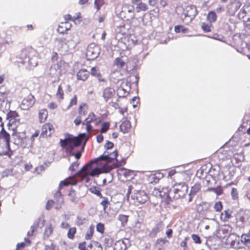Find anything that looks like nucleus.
<instances>
[{
  "instance_id": "nucleus-55",
  "label": "nucleus",
  "mask_w": 250,
  "mask_h": 250,
  "mask_svg": "<svg viewBox=\"0 0 250 250\" xmlns=\"http://www.w3.org/2000/svg\"><path fill=\"white\" fill-rule=\"evenodd\" d=\"M91 247L95 248L94 250H103V248L101 245L98 242H94L91 245Z\"/></svg>"
},
{
  "instance_id": "nucleus-57",
  "label": "nucleus",
  "mask_w": 250,
  "mask_h": 250,
  "mask_svg": "<svg viewBox=\"0 0 250 250\" xmlns=\"http://www.w3.org/2000/svg\"><path fill=\"white\" fill-rule=\"evenodd\" d=\"M222 215H225V217H224V219H229L231 217V212L228 210H225L224 211V212L222 213L221 214Z\"/></svg>"
},
{
  "instance_id": "nucleus-41",
  "label": "nucleus",
  "mask_w": 250,
  "mask_h": 250,
  "mask_svg": "<svg viewBox=\"0 0 250 250\" xmlns=\"http://www.w3.org/2000/svg\"><path fill=\"white\" fill-rule=\"evenodd\" d=\"M76 229L75 227L70 228L67 232V237L71 239H73L74 234L76 233Z\"/></svg>"
},
{
  "instance_id": "nucleus-59",
  "label": "nucleus",
  "mask_w": 250,
  "mask_h": 250,
  "mask_svg": "<svg viewBox=\"0 0 250 250\" xmlns=\"http://www.w3.org/2000/svg\"><path fill=\"white\" fill-rule=\"evenodd\" d=\"M202 28L206 32H208L210 31V26L208 24L205 23H203L202 24Z\"/></svg>"
},
{
  "instance_id": "nucleus-43",
  "label": "nucleus",
  "mask_w": 250,
  "mask_h": 250,
  "mask_svg": "<svg viewBox=\"0 0 250 250\" xmlns=\"http://www.w3.org/2000/svg\"><path fill=\"white\" fill-rule=\"evenodd\" d=\"M110 124L108 122H105L102 124L101 129V133H105L109 128Z\"/></svg>"
},
{
  "instance_id": "nucleus-1",
  "label": "nucleus",
  "mask_w": 250,
  "mask_h": 250,
  "mask_svg": "<svg viewBox=\"0 0 250 250\" xmlns=\"http://www.w3.org/2000/svg\"><path fill=\"white\" fill-rule=\"evenodd\" d=\"M101 161L97 160V158L91 160L87 165L83 167L80 170L76 173V175L81 177L82 179L87 178L89 176L91 177L98 176L102 173H106L112 169L113 167L111 165L104 164L102 162L100 164L102 165L101 168H92V165L93 163H97Z\"/></svg>"
},
{
  "instance_id": "nucleus-39",
  "label": "nucleus",
  "mask_w": 250,
  "mask_h": 250,
  "mask_svg": "<svg viewBox=\"0 0 250 250\" xmlns=\"http://www.w3.org/2000/svg\"><path fill=\"white\" fill-rule=\"evenodd\" d=\"M242 241L245 244H250V234H243L241 236Z\"/></svg>"
},
{
  "instance_id": "nucleus-21",
  "label": "nucleus",
  "mask_w": 250,
  "mask_h": 250,
  "mask_svg": "<svg viewBox=\"0 0 250 250\" xmlns=\"http://www.w3.org/2000/svg\"><path fill=\"white\" fill-rule=\"evenodd\" d=\"M114 89L111 87H108L104 90L103 96L104 99L107 101L108 100L112 97V96L114 95Z\"/></svg>"
},
{
  "instance_id": "nucleus-18",
  "label": "nucleus",
  "mask_w": 250,
  "mask_h": 250,
  "mask_svg": "<svg viewBox=\"0 0 250 250\" xmlns=\"http://www.w3.org/2000/svg\"><path fill=\"white\" fill-rule=\"evenodd\" d=\"M92 122H94L95 125H98L101 122V119L97 118L93 112L89 114L87 118L83 122V124H90Z\"/></svg>"
},
{
  "instance_id": "nucleus-10",
  "label": "nucleus",
  "mask_w": 250,
  "mask_h": 250,
  "mask_svg": "<svg viewBox=\"0 0 250 250\" xmlns=\"http://www.w3.org/2000/svg\"><path fill=\"white\" fill-rule=\"evenodd\" d=\"M100 52V48L98 45L95 43L90 44L88 47L86 53L88 60H94L98 57Z\"/></svg>"
},
{
  "instance_id": "nucleus-17",
  "label": "nucleus",
  "mask_w": 250,
  "mask_h": 250,
  "mask_svg": "<svg viewBox=\"0 0 250 250\" xmlns=\"http://www.w3.org/2000/svg\"><path fill=\"white\" fill-rule=\"evenodd\" d=\"M54 131V128L51 124H45L42 126L41 135L44 137L50 136Z\"/></svg>"
},
{
  "instance_id": "nucleus-51",
  "label": "nucleus",
  "mask_w": 250,
  "mask_h": 250,
  "mask_svg": "<svg viewBox=\"0 0 250 250\" xmlns=\"http://www.w3.org/2000/svg\"><path fill=\"white\" fill-rule=\"evenodd\" d=\"M214 208L216 211H220L222 208V203L220 201L216 202L214 205Z\"/></svg>"
},
{
  "instance_id": "nucleus-54",
  "label": "nucleus",
  "mask_w": 250,
  "mask_h": 250,
  "mask_svg": "<svg viewBox=\"0 0 250 250\" xmlns=\"http://www.w3.org/2000/svg\"><path fill=\"white\" fill-rule=\"evenodd\" d=\"M160 190H161V187L159 188H155L152 191V194L156 196V197H160Z\"/></svg>"
},
{
  "instance_id": "nucleus-36",
  "label": "nucleus",
  "mask_w": 250,
  "mask_h": 250,
  "mask_svg": "<svg viewBox=\"0 0 250 250\" xmlns=\"http://www.w3.org/2000/svg\"><path fill=\"white\" fill-rule=\"evenodd\" d=\"M89 191L91 193L96 194V195H97L98 196H99L101 198L103 197L102 195V194L101 193V191L99 188H97L96 187L90 188H89Z\"/></svg>"
},
{
  "instance_id": "nucleus-37",
  "label": "nucleus",
  "mask_w": 250,
  "mask_h": 250,
  "mask_svg": "<svg viewBox=\"0 0 250 250\" xmlns=\"http://www.w3.org/2000/svg\"><path fill=\"white\" fill-rule=\"evenodd\" d=\"M93 232H94V227H92V226H91L90 227L89 229L87 231V232L85 234V238L86 240L91 239L93 236Z\"/></svg>"
},
{
  "instance_id": "nucleus-16",
  "label": "nucleus",
  "mask_w": 250,
  "mask_h": 250,
  "mask_svg": "<svg viewBox=\"0 0 250 250\" xmlns=\"http://www.w3.org/2000/svg\"><path fill=\"white\" fill-rule=\"evenodd\" d=\"M197 14V10L196 7L193 5H188L186 7V13L185 14L186 17L190 18V20H192Z\"/></svg>"
},
{
  "instance_id": "nucleus-13",
  "label": "nucleus",
  "mask_w": 250,
  "mask_h": 250,
  "mask_svg": "<svg viewBox=\"0 0 250 250\" xmlns=\"http://www.w3.org/2000/svg\"><path fill=\"white\" fill-rule=\"evenodd\" d=\"M130 90V87L126 83H123L118 87L117 93L120 97H125L128 93Z\"/></svg>"
},
{
  "instance_id": "nucleus-7",
  "label": "nucleus",
  "mask_w": 250,
  "mask_h": 250,
  "mask_svg": "<svg viewBox=\"0 0 250 250\" xmlns=\"http://www.w3.org/2000/svg\"><path fill=\"white\" fill-rule=\"evenodd\" d=\"M65 63L62 61H60L53 63L49 69V74L55 79L58 78L64 72Z\"/></svg>"
},
{
  "instance_id": "nucleus-11",
  "label": "nucleus",
  "mask_w": 250,
  "mask_h": 250,
  "mask_svg": "<svg viewBox=\"0 0 250 250\" xmlns=\"http://www.w3.org/2000/svg\"><path fill=\"white\" fill-rule=\"evenodd\" d=\"M117 156L118 152L117 150H115L110 153L107 151H104L103 155L97 158V160L103 161L102 163L104 164L109 165V163H111L113 160L116 159Z\"/></svg>"
},
{
  "instance_id": "nucleus-27",
  "label": "nucleus",
  "mask_w": 250,
  "mask_h": 250,
  "mask_svg": "<svg viewBox=\"0 0 250 250\" xmlns=\"http://www.w3.org/2000/svg\"><path fill=\"white\" fill-rule=\"evenodd\" d=\"M130 123L127 120L124 121L120 126L121 131L124 133L128 132L130 130Z\"/></svg>"
},
{
  "instance_id": "nucleus-58",
  "label": "nucleus",
  "mask_w": 250,
  "mask_h": 250,
  "mask_svg": "<svg viewBox=\"0 0 250 250\" xmlns=\"http://www.w3.org/2000/svg\"><path fill=\"white\" fill-rule=\"evenodd\" d=\"M26 246H28V245L24 242L18 243L17 245L16 250H21L23 248H24Z\"/></svg>"
},
{
  "instance_id": "nucleus-20",
  "label": "nucleus",
  "mask_w": 250,
  "mask_h": 250,
  "mask_svg": "<svg viewBox=\"0 0 250 250\" xmlns=\"http://www.w3.org/2000/svg\"><path fill=\"white\" fill-rule=\"evenodd\" d=\"M55 208L56 209H59L62 207V205L63 204V198L61 195L60 191L56 193L55 195Z\"/></svg>"
},
{
  "instance_id": "nucleus-24",
  "label": "nucleus",
  "mask_w": 250,
  "mask_h": 250,
  "mask_svg": "<svg viewBox=\"0 0 250 250\" xmlns=\"http://www.w3.org/2000/svg\"><path fill=\"white\" fill-rule=\"evenodd\" d=\"M127 11V19H132L134 18L135 15L133 12V7L132 6H124L122 12L126 13Z\"/></svg>"
},
{
  "instance_id": "nucleus-23",
  "label": "nucleus",
  "mask_w": 250,
  "mask_h": 250,
  "mask_svg": "<svg viewBox=\"0 0 250 250\" xmlns=\"http://www.w3.org/2000/svg\"><path fill=\"white\" fill-rule=\"evenodd\" d=\"M119 174L124 175L125 178L129 179L133 176V171L125 168H121L118 169Z\"/></svg>"
},
{
  "instance_id": "nucleus-30",
  "label": "nucleus",
  "mask_w": 250,
  "mask_h": 250,
  "mask_svg": "<svg viewBox=\"0 0 250 250\" xmlns=\"http://www.w3.org/2000/svg\"><path fill=\"white\" fill-rule=\"evenodd\" d=\"M201 185L200 184L196 183L191 187L189 196H194L196 195L201 189Z\"/></svg>"
},
{
  "instance_id": "nucleus-40",
  "label": "nucleus",
  "mask_w": 250,
  "mask_h": 250,
  "mask_svg": "<svg viewBox=\"0 0 250 250\" xmlns=\"http://www.w3.org/2000/svg\"><path fill=\"white\" fill-rule=\"evenodd\" d=\"M174 30L176 33H180L181 32L183 33H186L188 31V29L185 28L183 26L177 25L175 26Z\"/></svg>"
},
{
  "instance_id": "nucleus-25",
  "label": "nucleus",
  "mask_w": 250,
  "mask_h": 250,
  "mask_svg": "<svg viewBox=\"0 0 250 250\" xmlns=\"http://www.w3.org/2000/svg\"><path fill=\"white\" fill-rule=\"evenodd\" d=\"M77 181L74 178L69 177L68 179H66L64 181H62L60 183L58 188L60 190L63 186L69 185H75Z\"/></svg>"
},
{
  "instance_id": "nucleus-6",
  "label": "nucleus",
  "mask_w": 250,
  "mask_h": 250,
  "mask_svg": "<svg viewBox=\"0 0 250 250\" xmlns=\"http://www.w3.org/2000/svg\"><path fill=\"white\" fill-rule=\"evenodd\" d=\"M6 119L8 120L7 125L9 129H11L15 132L20 124V119L18 114L16 111H10L7 114Z\"/></svg>"
},
{
  "instance_id": "nucleus-44",
  "label": "nucleus",
  "mask_w": 250,
  "mask_h": 250,
  "mask_svg": "<svg viewBox=\"0 0 250 250\" xmlns=\"http://www.w3.org/2000/svg\"><path fill=\"white\" fill-rule=\"evenodd\" d=\"M56 96L57 97V98L60 99L61 100H62L63 98V91L61 85H59L58 86Z\"/></svg>"
},
{
  "instance_id": "nucleus-53",
  "label": "nucleus",
  "mask_w": 250,
  "mask_h": 250,
  "mask_svg": "<svg viewBox=\"0 0 250 250\" xmlns=\"http://www.w3.org/2000/svg\"><path fill=\"white\" fill-rule=\"evenodd\" d=\"M85 105V104H82L79 106V114L80 117L85 114V111L84 110V109H83V106H84Z\"/></svg>"
},
{
  "instance_id": "nucleus-5",
  "label": "nucleus",
  "mask_w": 250,
  "mask_h": 250,
  "mask_svg": "<svg viewBox=\"0 0 250 250\" xmlns=\"http://www.w3.org/2000/svg\"><path fill=\"white\" fill-rule=\"evenodd\" d=\"M188 188L183 182L176 183L170 189V195L173 199H177L183 197L188 192Z\"/></svg>"
},
{
  "instance_id": "nucleus-3",
  "label": "nucleus",
  "mask_w": 250,
  "mask_h": 250,
  "mask_svg": "<svg viewBox=\"0 0 250 250\" xmlns=\"http://www.w3.org/2000/svg\"><path fill=\"white\" fill-rule=\"evenodd\" d=\"M126 195L128 199L130 195L131 199L135 203L137 202L139 204H144L148 199L147 194L144 191L136 190L132 186L128 187Z\"/></svg>"
},
{
  "instance_id": "nucleus-19",
  "label": "nucleus",
  "mask_w": 250,
  "mask_h": 250,
  "mask_svg": "<svg viewBox=\"0 0 250 250\" xmlns=\"http://www.w3.org/2000/svg\"><path fill=\"white\" fill-rule=\"evenodd\" d=\"M44 226V220L39 219L36 221L31 227V230L27 233L28 236H32L36 229L38 227L42 228Z\"/></svg>"
},
{
  "instance_id": "nucleus-61",
  "label": "nucleus",
  "mask_w": 250,
  "mask_h": 250,
  "mask_svg": "<svg viewBox=\"0 0 250 250\" xmlns=\"http://www.w3.org/2000/svg\"><path fill=\"white\" fill-rule=\"evenodd\" d=\"M54 202L52 200H49L46 204V208L47 210L50 209L52 207L53 205L54 204Z\"/></svg>"
},
{
  "instance_id": "nucleus-52",
  "label": "nucleus",
  "mask_w": 250,
  "mask_h": 250,
  "mask_svg": "<svg viewBox=\"0 0 250 250\" xmlns=\"http://www.w3.org/2000/svg\"><path fill=\"white\" fill-rule=\"evenodd\" d=\"M191 238L196 244H200L201 243L200 238L198 235L193 234L191 235Z\"/></svg>"
},
{
  "instance_id": "nucleus-45",
  "label": "nucleus",
  "mask_w": 250,
  "mask_h": 250,
  "mask_svg": "<svg viewBox=\"0 0 250 250\" xmlns=\"http://www.w3.org/2000/svg\"><path fill=\"white\" fill-rule=\"evenodd\" d=\"M102 198L103 199V200L101 202L100 204L103 207L104 210V211H105L106 208L107 207L108 205H109V202L107 198L103 197H102Z\"/></svg>"
},
{
  "instance_id": "nucleus-35",
  "label": "nucleus",
  "mask_w": 250,
  "mask_h": 250,
  "mask_svg": "<svg viewBox=\"0 0 250 250\" xmlns=\"http://www.w3.org/2000/svg\"><path fill=\"white\" fill-rule=\"evenodd\" d=\"M208 20L210 22H213L216 21L217 19V16L215 12L210 11L208 14L207 16Z\"/></svg>"
},
{
  "instance_id": "nucleus-56",
  "label": "nucleus",
  "mask_w": 250,
  "mask_h": 250,
  "mask_svg": "<svg viewBox=\"0 0 250 250\" xmlns=\"http://www.w3.org/2000/svg\"><path fill=\"white\" fill-rule=\"evenodd\" d=\"M79 163L78 161L72 163L69 167V170L71 171H74L75 169L78 167Z\"/></svg>"
},
{
  "instance_id": "nucleus-22",
  "label": "nucleus",
  "mask_w": 250,
  "mask_h": 250,
  "mask_svg": "<svg viewBox=\"0 0 250 250\" xmlns=\"http://www.w3.org/2000/svg\"><path fill=\"white\" fill-rule=\"evenodd\" d=\"M128 242L127 239L120 240L117 241L114 245V250H125L126 247V242Z\"/></svg>"
},
{
  "instance_id": "nucleus-48",
  "label": "nucleus",
  "mask_w": 250,
  "mask_h": 250,
  "mask_svg": "<svg viewBox=\"0 0 250 250\" xmlns=\"http://www.w3.org/2000/svg\"><path fill=\"white\" fill-rule=\"evenodd\" d=\"M97 231L101 233H103L104 230V225L102 223H99L96 226Z\"/></svg>"
},
{
  "instance_id": "nucleus-60",
  "label": "nucleus",
  "mask_w": 250,
  "mask_h": 250,
  "mask_svg": "<svg viewBox=\"0 0 250 250\" xmlns=\"http://www.w3.org/2000/svg\"><path fill=\"white\" fill-rule=\"evenodd\" d=\"M104 146L105 149H109L113 147V144L112 142L107 141L105 144Z\"/></svg>"
},
{
  "instance_id": "nucleus-32",
  "label": "nucleus",
  "mask_w": 250,
  "mask_h": 250,
  "mask_svg": "<svg viewBox=\"0 0 250 250\" xmlns=\"http://www.w3.org/2000/svg\"><path fill=\"white\" fill-rule=\"evenodd\" d=\"M241 3L238 0H233L231 2L230 8L234 11H237L240 7Z\"/></svg>"
},
{
  "instance_id": "nucleus-29",
  "label": "nucleus",
  "mask_w": 250,
  "mask_h": 250,
  "mask_svg": "<svg viewBox=\"0 0 250 250\" xmlns=\"http://www.w3.org/2000/svg\"><path fill=\"white\" fill-rule=\"evenodd\" d=\"M160 198H172V196L170 195V190L167 187L161 188L160 190Z\"/></svg>"
},
{
  "instance_id": "nucleus-63",
  "label": "nucleus",
  "mask_w": 250,
  "mask_h": 250,
  "mask_svg": "<svg viewBox=\"0 0 250 250\" xmlns=\"http://www.w3.org/2000/svg\"><path fill=\"white\" fill-rule=\"evenodd\" d=\"M57 107L56 104L54 103H50L48 104V107L51 109H54Z\"/></svg>"
},
{
  "instance_id": "nucleus-15",
  "label": "nucleus",
  "mask_w": 250,
  "mask_h": 250,
  "mask_svg": "<svg viewBox=\"0 0 250 250\" xmlns=\"http://www.w3.org/2000/svg\"><path fill=\"white\" fill-rule=\"evenodd\" d=\"M164 229V224L162 221L158 222L149 232L148 236L150 238L155 237L157 234Z\"/></svg>"
},
{
  "instance_id": "nucleus-49",
  "label": "nucleus",
  "mask_w": 250,
  "mask_h": 250,
  "mask_svg": "<svg viewBox=\"0 0 250 250\" xmlns=\"http://www.w3.org/2000/svg\"><path fill=\"white\" fill-rule=\"evenodd\" d=\"M104 3V0H95L94 4L97 10H100L101 7Z\"/></svg>"
},
{
  "instance_id": "nucleus-2",
  "label": "nucleus",
  "mask_w": 250,
  "mask_h": 250,
  "mask_svg": "<svg viewBox=\"0 0 250 250\" xmlns=\"http://www.w3.org/2000/svg\"><path fill=\"white\" fill-rule=\"evenodd\" d=\"M85 137V134H81L79 137H74L72 135H68V136L64 140L61 139V146L64 147L67 146L66 149L67 153H70L72 155H74L77 159L80 158L81 154L80 152L74 154L72 151L75 147L79 146L82 141V139Z\"/></svg>"
},
{
  "instance_id": "nucleus-26",
  "label": "nucleus",
  "mask_w": 250,
  "mask_h": 250,
  "mask_svg": "<svg viewBox=\"0 0 250 250\" xmlns=\"http://www.w3.org/2000/svg\"><path fill=\"white\" fill-rule=\"evenodd\" d=\"M89 75V72L86 69H82L78 72L77 78L79 80L85 81Z\"/></svg>"
},
{
  "instance_id": "nucleus-42",
  "label": "nucleus",
  "mask_w": 250,
  "mask_h": 250,
  "mask_svg": "<svg viewBox=\"0 0 250 250\" xmlns=\"http://www.w3.org/2000/svg\"><path fill=\"white\" fill-rule=\"evenodd\" d=\"M11 175H15L13 169H6L2 172V176L3 177H8Z\"/></svg>"
},
{
  "instance_id": "nucleus-62",
  "label": "nucleus",
  "mask_w": 250,
  "mask_h": 250,
  "mask_svg": "<svg viewBox=\"0 0 250 250\" xmlns=\"http://www.w3.org/2000/svg\"><path fill=\"white\" fill-rule=\"evenodd\" d=\"M82 122L81 117L80 116H78L76 119L74 120V123L76 125H79Z\"/></svg>"
},
{
  "instance_id": "nucleus-50",
  "label": "nucleus",
  "mask_w": 250,
  "mask_h": 250,
  "mask_svg": "<svg viewBox=\"0 0 250 250\" xmlns=\"http://www.w3.org/2000/svg\"><path fill=\"white\" fill-rule=\"evenodd\" d=\"M231 195L233 200H236L238 198V192L237 189L235 188H232Z\"/></svg>"
},
{
  "instance_id": "nucleus-8",
  "label": "nucleus",
  "mask_w": 250,
  "mask_h": 250,
  "mask_svg": "<svg viewBox=\"0 0 250 250\" xmlns=\"http://www.w3.org/2000/svg\"><path fill=\"white\" fill-rule=\"evenodd\" d=\"M78 35L76 33H73L67 36L66 38H59L56 39V42L66 44L69 48H74L78 43Z\"/></svg>"
},
{
  "instance_id": "nucleus-12",
  "label": "nucleus",
  "mask_w": 250,
  "mask_h": 250,
  "mask_svg": "<svg viewBox=\"0 0 250 250\" xmlns=\"http://www.w3.org/2000/svg\"><path fill=\"white\" fill-rule=\"evenodd\" d=\"M35 102L34 96L29 94L25 97L21 104V107L23 110H27L33 106Z\"/></svg>"
},
{
  "instance_id": "nucleus-38",
  "label": "nucleus",
  "mask_w": 250,
  "mask_h": 250,
  "mask_svg": "<svg viewBox=\"0 0 250 250\" xmlns=\"http://www.w3.org/2000/svg\"><path fill=\"white\" fill-rule=\"evenodd\" d=\"M125 62L121 58H116L114 62V64L118 68H122L125 65Z\"/></svg>"
},
{
  "instance_id": "nucleus-64",
  "label": "nucleus",
  "mask_w": 250,
  "mask_h": 250,
  "mask_svg": "<svg viewBox=\"0 0 250 250\" xmlns=\"http://www.w3.org/2000/svg\"><path fill=\"white\" fill-rule=\"evenodd\" d=\"M58 58V54L56 52H53L51 60L54 62L57 61Z\"/></svg>"
},
{
  "instance_id": "nucleus-14",
  "label": "nucleus",
  "mask_w": 250,
  "mask_h": 250,
  "mask_svg": "<svg viewBox=\"0 0 250 250\" xmlns=\"http://www.w3.org/2000/svg\"><path fill=\"white\" fill-rule=\"evenodd\" d=\"M55 226L56 224L54 220L50 221L49 223L46 225L43 233L44 239H47L52 234Z\"/></svg>"
},
{
  "instance_id": "nucleus-4",
  "label": "nucleus",
  "mask_w": 250,
  "mask_h": 250,
  "mask_svg": "<svg viewBox=\"0 0 250 250\" xmlns=\"http://www.w3.org/2000/svg\"><path fill=\"white\" fill-rule=\"evenodd\" d=\"M37 55L36 50L32 48L23 50L21 54V58L22 59L21 62L31 67L36 66L38 64Z\"/></svg>"
},
{
  "instance_id": "nucleus-34",
  "label": "nucleus",
  "mask_w": 250,
  "mask_h": 250,
  "mask_svg": "<svg viewBox=\"0 0 250 250\" xmlns=\"http://www.w3.org/2000/svg\"><path fill=\"white\" fill-rule=\"evenodd\" d=\"M136 11L139 12L141 11H145L148 9L147 5L144 3L140 2L137 4Z\"/></svg>"
},
{
  "instance_id": "nucleus-46",
  "label": "nucleus",
  "mask_w": 250,
  "mask_h": 250,
  "mask_svg": "<svg viewBox=\"0 0 250 250\" xmlns=\"http://www.w3.org/2000/svg\"><path fill=\"white\" fill-rule=\"evenodd\" d=\"M91 74L95 77L100 76V71L98 67H93L91 69Z\"/></svg>"
},
{
  "instance_id": "nucleus-9",
  "label": "nucleus",
  "mask_w": 250,
  "mask_h": 250,
  "mask_svg": "<svg viewBox=\"0 0 250 250\" xmlns=\"http://www.w3.org/2000/svg\"><path fill=\"white\" fill-rule=\"evenodd\" d=\"M0 139L5 143L6 148L8 150V151L0 153V155H7L10 157L12 153L10 149V135L5 131L4 127H2L0 131Z\"/></svg>"
},
{
  "instance_id": "nucleus-28",
  "label": "nucleus",
  "mask_w": 250,
  "mask_h": 250,
  "mask_svg": "<svg viewBox=\"0 0 250 250\" xmlns=\"http://www.w3.org/2000/svg\"><path fill=\"white\" fill-rule=\"evenodd\" d=\"M47 116L48 112L46 109H42L40 110L38 113V117L41 123L44 122L47 119Z\"/></svg>"
},
{
  "instance_id": "nucleus-31",
  "label": "nucleus",
  "mask_w": 250,
  "mask_h": 250,
  "mask_svg": "<svg viewBox=\"0 0 250 250\" xmlns=\"http://www.w3.org/2000/svg\"><path fill=\"white\" fill-rule=\"evenodd\" d=\"M69 200L73 203H77L79 201V199L76 196V192L73 189H71L68 194Z\"/></svg>"
},
{
  "instance_id": "nucleus-47",
  "label": "nucleus",
  "mask_w": 250,
  "mask_h": 250,
  "mask_svg": "<svg viewBox=\"0 0 250 250\" xmlns=\"http://www.w3.org/2000/svg\"><path fill=\"white\" fill-rule=\"evenodd\" d=\"M77 103V99L76 95H74L70 100L69 105H68L66 109H69L72 106L76 105Z\"/></svg>"
},
{
  "instance_id": "nucleus-33",
  "label": "nucleus",
  "mask_w": 250,
  "mask_h": 250,
  "mask_svg": "<svg viewBox=\"0 0 250 250\" xmlns=\"http://www.w3.org/2000/svg\"><path fill=\"white\" fill-rule=\"evenodd\" d=\"M128 217V216L124 214H119L118 215V219L121 222L122 226L124 227L126 225L127 222Z\"/></svg>"
}]
</instances>
